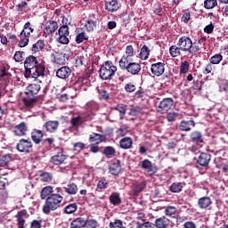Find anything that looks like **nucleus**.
I'll use <instances>...</instances> for the list:
<instances>
[{
	"label": "nucleus",
	"mask_w": 228,
	"mask_h": 228,
	"mask_svg": "<svg viewBox=\"0 0 228 228\" xmlns=\"http://www.w3.org/2000/svg\"><path fill=\"white\" fill-rule=\"evenodd\" d=\"M56 193H53V186L47 185L40 191L41 200H45L43 206V213L51 215V211L60 209L61 202H63V191L61 187L56 188Z\"/></svg>",
	"instance_id": "nucleus-1"
},
{
	"label": "nucleus",
	"mask_w": 228,
	"mask_h": 228,
	"mask_svg": "<svg viewBox=\"0 0 228 228\" xmlns=\"http://www.w3.org/2000/svg\"><path fill=\"white\" fill-rule=\"evenodd\" d=\"M24 69L27 79H38L41 76H45V61L40 57L28 55L24 61Z\"/></svg>",
	"instance_id": "nucleus-2"
},
{
	"label": "nucleus",
	"mask_w": 228,
	"mask_h": 228,
	"mask_svg": "<svg viewBox=\"0 0 228 228\" xmlns=\"http://www.w3.org/2000/svg\"><path fill=\"white\" fill-rule=\"evenodd\" d=\"M177 45L182 49V53H188L191 56H197L200 53V46L188 36L179 37Z\"/></svg>",
	"instance_id": "nucleus-3"
},
{
	"label": "nucleus",
	"mask_w": 228,
	"mask_h": 228,
	"mask_svg": "<svg viewBox=\"0 0 228 228\" xmlns=\"http://www.w3.org/2000/svg\"><path fill=\"white\" fill-rule=\"evenodd\" d=\"M115 72H117V66L111 61H106L99 70V76L103 81H108L113 79Z\"/></svg>",
	"instance_id": "nucleus-4"
},
{
	"label": "nucleus",
	"mask_w": 228,
	"mask_h": 228,
	"mask_svg": "<svg viewBox=\"0 0 228 228\" xmlns=\"http://www.w3.org/2000/svg\"><path fill=\"white\" fill-rule=\"evenodd\" d=\"M119 68L121 70H126L130 76H140V72H142V63L140 62H133L131 61L119 62Z\"/></svg>",
	"instance_id": "nucleus-5"
},
{
	"label": "nucleus",
	"mask_w": 228,
	"mask_h": 228,
	"mask_svg": "<svg viewBox=\"0 0 228 228\" xmlns=\"http://www.w3.org/2000/svg\"><path fill=\"white\" fill-rule=\"evenodd\" d=\"M165 62H156L151 65V72L153 76H156L157 77H159L163 76V79H169V77H172L174 74L172 71L166 72L165 74Z\"/></svg>",
	"instance_id": "nucleus-6"
},
{
	"label": "nucleus",
	"mask_w": 228,
	"mask_h": 228,
	"mask_svg": "<svg viewBox=\"0 0 228 228\" xmlns=\"http://www.w3.org/2000/svg\"><path fill=\"white\" fill-rule=\"evenodd\" d=\"M16 149L19 152L29 154V152L33 151V142L28 139H20L16 145Z\"/></svg>",
	"instance_id": "nucleus-7"
},
{
	"label": "nucleus",
	"mask_w": 228,
	"mask_h": 228,
	"mask_svg": "<svg viewBox=\"0 0 228 228\" xmlns=\"http://www.w3.org/2000/svg\"><path fill=\"white\" fill-rule=\"evenodd\" d=\"M70 34V32H69V26L66 25H62L61 27H60V28L58 29V35H59V38H58V42L59 44H62L63 45H67L69 44V42H70V40H69V35Z\"/></svg>",
	"instance_id": "nucleus-8"
},
{
	"label": "nucleus",
	"mask_w": 228,
	"mask_h": 228,
	"mask_svg": "<svg viewBox=\"0 0 228 228\" xmlns=\"http://www.w3.org/2000/svg\"><path fill=\"white\" fill-rule=\"evenodd\" d=\"M190 140L197 147L200 148L204 145V134L199 130H195L190 134Z\"/></svg>",
	"instance_id": "nucleus-9"
},
{
	"label": "nucleus",
	"mask_w": 228,
	"mask_h": 228,
	"mask_svg": "<svg viewBox=\"0 0 228 228\" xmlns=\"http://www.w3.org/2000/svg\"><path fill=\"white\" fill-rule=\"evenodd\" d=\"M174 100L172 98H164L159 104L158 111L162 115L172 110Z\"/></svg>",
	"instance_id": "nucleus-10"
},
{
	"label": "nucleus",
	"mask_w": 228,
	"mask_h": 228,
	"mask_svg": "<svg viewBox=\"0 0 228 228\" xmlns=\"http://www.w3.org/2000/svg\"><path fill=\"white\" fill-rule=\"evenodd\" d=\"M43 127L45 129L46 133H49V134H54V133H57L58 127H60V121L48 120L44 123Z\"/></svg>",
	"instance_id": "nucleus-11"
},
{
	"label": "nucleus",
	"mask_w": 228,
	"mask_h": 228,
	"mask_svg": "<svg viewBox=\"0 0 228 228\" xmlns=\"http://www.w3.org/2000/svg\"><path fill=\"white\" fill-rule=\"evenodd\" d=\"M28 218H29V214H28V210H20L16 215L18 228L26 227V220H28Z\"/></svg>",
	"instance_id": "nucleus-12"
},
{
	"label": "nucleus",
	"mask_w": 228,
	"mask_h": 228,
	"mask_svg": "<svg viewBox=\"0 0 228 228\" xmlns=\"http://www.w3.org/2000/svg\"><path fill=\"white\" fill-rule=\"evenodd\" d=\"M120 172H122V164L120 163V160H112L109 165V174L117 176L120 175Z\"/></svg>",
	"instance_id": "nucleus-13"
},
{
	"label": "nucleus",
	"mask_w": 228,
	"mask_h": 228,
	"mask_svg": "<svg viewBox=\"0 0 228 228\" xmlns=\"http://www.w3.org/2000/svg\"><path fill=\"white\" fill-rule=\"evenodd\" d=\"M141 168H142V170H146L149 175H154V174L158 172V167H156L149 159H145L141 161Z\"/></svg>",
	"instance_id": "nucleus-14"
},
{
	"label": "nucleus",
	"mask_w": 228,
	"mask_h": 228,
	"mask_svg": "<svg viewBox=\"0 0 228 228\" xmlns=\"http://www.w3.org/2000/svg\"><path fill=\"white\" fill-rule=\"evenodd\" d=\"M28 131H29L28 125L22 121L14 126L13 134L15 136H26Z\"/></svg>",
	"instance_id": "nucleus-15"
},
{
	"label": "nucleus",
	"mask_w": 228,
	"mask_h": 228,
	"mask_svg": "<svg viewBox=\"0 0 228 228\" xmlns=\"http://www.w3.org/2000/svg\"><path fill=\"white\" fill-rule=\"evenodd\" d=\"M195 126H197V123H195V120H193V118H190L189 120H182L178 127L180 131H184L188 133L191 131V129H193Z\"/></svg>",
	"instance_id": "nucleus-16"
},
{
	"label": "nucleus",
	"mask_w": 228,
	"mask_h": 228,
	"mask_svg": "<svg viewBox=\"0 0 228 228\" xmlns=\"http://www.w3.org/2000/svg\"><path fill=\"white\" fill-rule=\"evenodd\" d=\"M105 10L110 13H115V12L120 10V3H118V0H106Z\"/></svg>",
	"instance_id": "nucleus-17"
},
{
	"label": "nucleus",
	"mask_w": 228,
	"mask_h": 228,
	"mask_svg": "<svg viewBox=\"0 0 228 228\" xmlns=\"http://www.w3.org/2000/svg\"><path fill=\"white\" fill-rule=\"evenodd\" d=\"M31 140L36 145H40L44 140V131L40 129L34 128L30 134Z\"/></svg>",
	"instance_id": "nucleus-18"
},
{
	"label": "nucleus",
	"mask_w": 228,
	"mask_h": 228,
	"mask_svg": "<svg viewBox=\"0 0 228 228\" xmlns=\"http://www.w3.org/2000/svg\"><path fill=\"white\" fill-rule=\"evenodd\" d=\"M40 85H42V81H38L37 83H32L28 85L27 87L26 95H30L31 97H35V95H37V94L40 92V88H42Z\"/></svg>",
	"instance_id": "nucleus-19"
},
{
	"label": "nucleus",
	"mask_w": 228,
	"mask_h": 228,
	"mask_svg": "<svg viewBox=\"0 0 228 228\" xmlns=\"http://www.w3.org/2000/svg\"><path fill=\"white\" fill-rule=\"evenodd\" d=\"M71 74L72 69H70V68L68 66H62L56 71V77H59V79H69Z\"/></svg>",
	"instance_id": "nucleus-20"
},
{
	"label": "nucleus",
	"mask_w": 228,
	"mask_h": 228,
	"mask_svg": "<svg viewBox=\"0 0 228 228\" xmlns=\"http://www.w3.org/2000/svg\"><path fill=\"white\" fill-rule=\"evenodd\" d=\"M211 162V154L208 152H200L197 163L200 165V167H208L209 163Z\"/></svg>",
	"instance_id": "nucleus-21"
},
{
	"label": "nucleus",
	"mask_w": 228,
	"mask_h": 228,
	"mask_svg": "<svg viewBox=\"0 0 228 228\" xmlns=\"http://www.w3.org/2000/svg\"><path fill=\"white\" fill-rule=\"evenodd\" d=\"M58 29V22L55 20H49L45 25L44 34L45 35H53Z\"/></svg>",
	"instance_id": "nucleus-22"
},
{
	"label": "nucleus",
	"mask_w": 228,
	"mask_h": 228,
	"mask_svg": "<svg viewBox=\"0 0 228 228\" xmlns=\"http://www.w3.org/2000/svg\"><path fill=\"white\" fill-rule=\"evenodd\" d=\"M126 54H124L119 60V63H124L126 61H131V58L134 56V48L133 45H127L125 51Z\"/></svg>",
	"instance_id": "nucleus-23"
},
{
	"label": "nucleus",
	"mask_w": 228,
	"mask_h": 228,
	"mask_svg": "<svg viewBox=\"0 0 228 228\" xmlns=\"http://www.w3.org/2000/svg\"><path fill=\"white\" fill-rule=\"evenodd\" d=\"M104 142H106V135L104 134L93 133L89 135L90 143H94L96 145H99V143H102Z\"/></svg>",
	"instance_id": "nucleus-24"
},
{
	"label": "nucleus",
	"mask_w": 228,
	"mask_h": 228,
	"mask_svg": "<svg viewBox=\"0 0 228 228\" xmlns=\"http://www.w3.org/2000/svg\"><path fill=\"white\" fill-rule=\"evenodd\" d=\"M213 204V200L209 196H204L198 200V207L200 209H208Z\"/></svg>",
	"instance_id": "nucleus-25"
},
{
	"label": "nucleus",
	"mask_w": 228,
	"mask_h": 228,
	"mask_svg": "<svg viewBox=\"0 0 228 228\" xmlns=\"http://www.w3.org/2000/svg\"><path fill=\"white\" fill-rule=\"evenodd\" d=\"M19 47H26L29 44V32L23 30L20 34Z\"/></svg>",
	"instance_id": "nucleus-26"
},
{
	"label": "nucleus",
	"mask_w": 228,
	"mask_h": 228,
	"mask_svg": "<svg viewBox=\"0 0 228 228\" xmlns=\"http://www.w3.org/2000/svg\"><path fill=\"white\" fill-rule=\"evenodd\" d=\"M76 42L77 44H83L85 40H88V35H86V32L83 29V28H78L76 29Z\"/></svg>",
	"instance_id": "nucleus-27"
},
{
	"label": "nucleus",
	"mask_w": 228,
	"mask_h": 228,
	"mask_svg": "<svg viewBox=\"0 0 228 228\" xmlns=\"http://www.w3.org/2000/svg\"><path fill=\"white\" fill-rule=\"evenodd\" d=\"M120 149H124V151H127L133 148V138L131 137H123L119 141Z\"/></svg>",
	"instance_id": "nucleus-28"
},
{
	"label": "nucleus",
	"mask_w": 228,
	"mask_h": 228,
	"mask_svg": "<svg viewBox=\"0 0 228 228\" xmlns=\"http://www.w3.org/2000/svg\"><path fill=\"white\" fill-rule=\"evenodd\" d=\"M27 95L28 96L22 98V102L25 108H33L35 104H37L38 98L35 96H29V94Z\"/></svg>",
	"instance_id": "nucleus-29"
},
{
	"label": "nucleus",
	"mask_w": 228,
	"mask_h": 228,
	"mask_svg": "<svg viewBox=\"0 0 228 228\" xmlns=\"http://www.w3.org/2000/svg\"><path fill=\"white\" fill-rule=\"evenodd\" d=\"M156 228H167L170 225V219L165 216L155 220L154 224Z\"/></svg>",
	"instance_id": "nucleus-30"
},
{
	"label": "nucleus",
	"mask_w": 228,
	"mask_h": 228,
	"mask_svg": "<svg viewBox=\"0 0 228 228\" xmlns=\"http://www.w3.org/2000/svg\"><path fill=\"white\" fill-rule=\"evenodd\" d=\"M66 159L67 156L63 154V151H61L51 157V163H53V165H61Z\"/></svg>",
	"instance_id": "nucleus-31"
},
{
	"label": "nucleus",
	"mask_w": 228,
	"mask_h": 228,
	"mask_svg": "<svg viewBox=\"0 0 228 228\" xmlns=\"http://www.w3.org/2000/svg\"><path fill=\"white\" fill-rule=\"evenodd\" d=\"M102 154L108 159H111V158H115V156H117V150L113 146H107L103 149Z\"/></svg>",
	"instance_id": "nucleus-32"
},
{
	"label": "nucleus",
	"mask_w": 228,
	"mask_h": 228,
	"mask_svg": "<svg viewBox=\"0 0 228 228\" xmlns=\"http://www.w3.org/2000/svg\"><path fill=\"white\" fill-rule=\"evenodd\" d=\"M184 186H186V183L183 182L173 183L169 187V191H171V193H181Z\"/></svg>",
	"instance_id": "nucleus-33"
},
{
	"label": "nucleus",
	"mask_w": 228,
	"mask_h": 228,
	"mask_svg": "<svg viewBox=\"0 0 228 228\" xmlns=\"http://www.w3.org/2000/svg\"><path fill=\"white\" fill-rule=\"evenodd\" d=\"M67 60H69V56L62 53H57L54 56V63L57 65H65Z\"/></svg>",
	"instance_id": "nucleus-34"
},
{
	"label": "nucleus",
	"mask_w": 228,
	"mask_h": 228,
	"mask_svg": "<svg viewBox=\"0 0 228 228\" xmlns=\"http://www.w3.org/2000/svg\"><path fill=\"white\" fill-rule=\"evenodd\" d=\"M109 200L113 206H120L122 204V199L118 192H112L109 197Z\"/></svg>",
	"instance_id": "nucleus-35"
},
{
	"label": "nucleus",
	"mask_w": 228,
	"mask_h": 228,
	"mask_svg": "<svg viewBox=\"0 0 228 228\" xmlns=\"http://www.w3.org/2000/svg\"><path fill=\"white\" fill-rule=\"evenodd\" d=\"M181 53H183V49L177 45H173L169 47V54L172 58H177L181 56Z\"/></svg>",
	"instance_id": "nucleus-36"
},
{
	"label": "nucleus",
	"mask_w": 228,
	"mask_h": 228,
	"mask_svg": "<svg viewBox=\"0 0 228 228\" xmlns=\"http://www.w3.org/2000/svg\"><path fill=\"white\" fill-rule=\"evenodd\" d=\"M45 47V41L38 40L37 43H35L32 45V48H31L32 53L35 54L37 53H40V51H42Z\"/></svg>",
	"instance_id": "nucleus-37"
},
{
	"label": "nucleus",
	"mask_w": 228,
	"mask_h": 228,
	"mask_svg": "<svg viewBox=\"0 0 228 228\" xmlns=\"http://www.w3.org/2000/svg\"><path fill=\"white\" fill-rule=\"evenodd\" d=\"M86 227V220L83 217L74 219L70 224V228H82Z\"/></svg>",
	"instance_id": "nucleus-38"
},
{
	"label": "nucleus",
	"mask_w": 228,
	"mask_h": 228,
	"mask_svg": "<svg viewBox=\"0 0 228 228\" xmlns=\"http://www.w3.org/2000/svg\"><path fill=\"white\" fill-rule=\"evenodd\" d=\"M63 190L68 193V195H76L77 193V184L75 183H69Z\"/></svg>",
	"instance_id": "nucleus-39"
},
{
	"label": "nucleus",
	"mask_w": 228,
	"mask_h": 228,
	"mask_svg": "<svg viewBox=\"0 0 228 228\" xmlns=\"http://www.w3.org/2000/svg\"><path fill=\"white\" fill-rule=\"evenodd\" d=\"M39 179L41 183H52L54 176L53 175V173L43 172L39 175Z\"/></svg>",
	"instance_id": "nucleus-40"
},
{
	"label": "nucleus",
	"mask_w": 228,
	"mask_h": 228,
	"mask_svg": "<svg viewBox=\"0 0 228 228\" xmlns=\"http://www.w3.org/2000/svg\"><path fill=\"white\" fill-rule=\"evenodd\" d=\"M77 211V203H69L64 208L63 213L65 215H74Z\"/></svg>",
	"instance_id": "nucleus-41"
},
{
	"label": "nucleus",
	"mask_w": 228,
	"mask_h": 228,
	"mask_svg": "<svg viewBox=\"0 0 228 228\" xmlns=\"http://www.w3.org/2000/svg\"><path fill=\"white\" fill-rule=\"evenodd\" d=\"M166 216H171L172 218H175V215H177V208L174 206H167L165 208Z\"/></svg>",
	"instance_id": "nucleus-42"
},
{
	"label": "nucleus",
	"mask_w": 228,
	"mask_h": 228,
	"mask_svg": "<svg viewBox=\"0 0 228 228\" xmlns=\"http://www.w3.org/2000/svg\"><path fill=\"white\" fill-rule=\"evenodd\" d=\"M150 54H151V50H149V47L147 45H143L141 48V52L139 54L141 60H149Z\"/></svg>",
	"instance_id": "nucleus-43"
},
{
	"label": "nucleus",
	"mask_w": 228,
	"mask_h": 228,
	"mask_svg": "<svg viewBox=\"0 0 228 228\" xmlns=\"http://www.w3.org/2000/svg\"><path fill=\"white\" fill-rule=\"evenodd\" d=\"M224 60V55L220 53H216L209 59V62L212 63V65H220V61Z\"/></svg>",
	"instance_id": "nucleus-44"
},
{
	"label": "nucleus",
	"mask_w": 228,
	"mask_h": 228,
	"mask_svg": "<svg viewBox=\"0 0 228 228\" xmlns=\"http://www.w3.org/2000/svg\"><path fill=\"white\" fill-rule=\"evenodd\" d=\"M85 149H86V144L82 142L73 143V152H76L77 154H79V152L85 151Z\"/></svg>",
	"instance_id": "nucleus-45"
},
{
	"label": "nucleus",
	"mask_w": 228,
	"mask_h": 228,
	"mask_svg": "<svg viewBox=\"0 0 228 228\" xmlns=\"http://www.w3.org/2000/svg\"><path fill=\"white\" fill-rule=\"evenodd\" d=\"M216 6H218V0H205L204 8L206 10H213Z\"/></svg>",
	"instance_id": "nucleus-46"
},
{
	"label": "nucleus",
	"mask_w": 228,
	"mask_h": 228,
	"mask_svg": "<svg viewBox=\"0 0 228 228\" xmlns=\"http://www.w3.org/2000/svg\"><path fill=\"white\" fill-rule=\"evenodd\" d=\"M79 116L84 124L86 122H91V120H94V113H91V112H86L83 114H79Z\"/></svg>",
	"instance_id": "nucleus-47"
},
{
	"label": "nucleus",
	"mask_w": 228,
	"mask_h": 228,
	"mask_svg": "<svg viewBox=\"0 0 228 228\" xmlns=\"http://www.w3.org/2000/svg\"><path fill=\"white\" fill-rule=\"evenodd\" d=\"M98 97L101 101H108L110 99V93L105 89H97Z\"/></svg>",
	"instance_id": "nucleus-48"
},
{
	"label": "nucleus",
	"mask_w": 228,
	"mask_h": 228,
	"mask_svg": "<svg viewBox=\"0 0 228 228\" xmlns=\"http://www.w3.org/2000/svg\"><path fill=\"white\" fill-rule=\"evenodd\" d=\"M70 124L72 127H79L80 126H83V119H81V116H77L75 118H72L70 120Z\"/></svg>",
	"instance_id": "nucleus-49"
},
{
	"label": "nucleus",
	"mask_w": 228,
	"mask_h": 228,
	"mask_svg": "<svg viewBox=\"0 0 228 228\" xmlns=\"http://www.w3.org/2000/svg\"><path fill=\"white\" fill-rule=\"evenodd\" d=\"M12 161V155L5 154L0 158V167H7L8 163Z\"/></svg>",
	"instance_id": "nucleus-50"
},
{
	"label": "nucleus",
	"mask_w": 228,
	"mask_h": 228,
	"mask_svg": "<svg viewBox=\"0 0 228 228\" xmlns=\"http://www.w3.org/2000/svg\"><path fill=\"white\" fill-rule=\"evenodd\" d=\"M189 70H190V62L188 61H182L180 66V75L188 74Z\"/></svg>",
	"instance_id": "nucleus-51"
},
{
	"label": "nucleus",
	"mask_w": 228,
	"mask_h": 228,
	"mask_svg": "<svg viewBox=\"0 0 228 228\" xmlns=\"http://www.w3.org/2000/svg\"><path fill=\"white\" fill-rule=\"evenodd\" d=\"M95 26H97V24L92 19L87 20L85 24V28L89 33L94 31V28H95Z\"/></svg>",
	"instance_id": "nucleus-52"
},
{
	"label": "nucleus",
	"mask_w": 228,
	"mask_h": 228,
	"mask_svg": "<svg viewBox=\"0 0 228 228\" xmlns=\"http://www.w3.org/2000/svg\"><path fill=\"white\" fill-rule=\"evenodd\" d=\"M124 88L127 94H133V92H136V85H134L133 82L126 83Z\"/></svg>",
	"instance_id": "nucleus-53"
},
{
	"label": "nucleus",
	"mask_w": 228,
	"mask_h": 228,
	"mask_svg": "<svg viewBox=\"0 0 228 228\" xmlns=\"http://www.w3.org/2000/svg\"><path fill=\"white\" fill-rule=\"evenodd\" d=\"M110 228H126L124 226V222L120 219H115L113 222L110 223Z\"/></svg>",
	"instance_id": "nucleus-54"
},
{
	"label": "nucleus",
	"mask_w": 228,
	"mask_h": 228,
	"mask_svg": "<svg viewBox=\"0 0 228 228\" xmlns=\"http://www.w3.org/2000/svg\"><path fill=\"white\" fill-rule=\"evenodd\" d=\"M108 182L106 181V179H101L98 181L97 183V191H101L102 190H106V188H108Z\"/></svg>",
	"instance_id": "nucleus-55"
},
{
	"label": "nucleus",
	"mask_w": 228,
	"mask_h": 228,
	"mask_svg": "<svg viewBox=\"0 0 228 228\" xmlns=\"http://www.w3.org/2000/svg\"><path fill=\"white\" fill-rule=\"evenodd\" d=\"M98 225H99V222L95 219L86 220V227L87 228H97Z\"/></svg>",
	"instance_id": "nucleus-56"
},
{
	"label": "nucleus",
	"mask_w": 228,
	"mask_h": 228,
	"mask_svg": "<svg viewBox=\"0 0 228 228\" xmlns=\"http://www.w3.org/2000/svg\"><path fill=\"white\" fill-rule=\"evenodd\" d=\"M21 31H27L28 33V37H31V33L35 31V28H33V26L31 25V22L27 21L24 26L23 29Z\"/></svg>",
	"instance_id": "nucleus-57"
},
{
	"label": "nucleus",
	"mask_w": 228,
	"mask_h": 228,
	"mask_svg": "<svg viewBox=\"0 0 228 228\" xmlns=\"http://www.w3.org/2000/svg\"><path fill=\"white\" fill-rule=\"evenodd\" d=\"M221 159H222V158L215 159H214V163H215L216 168H222L223 172L227 173L228 172V165L227 164H224L222 166V164H219L218 161H220Z\"/></svg>",
	"instance_id": "nucleus-58"
},
{
	"label": "nucleus",
	"mask_w": 228,
	"mask_h": 228,
	"mask_svg": "<svg viewBox=\"0 0 228 228\" xmlns=\"http://www.w3.org/2000/svg\"><path fill=\"white\" fill-rule=\"evenodd\" d=\"M86 106L90 111H98L99 110V103L94 101L87 102Z\"/></svg>",
	"instance_id": "nucleus-59"
},
{
	"label": "nucleus",
	"mask_w": 228,
	"mask_h": 228,
	"mask_svg": "<svg viewBox=\"0 0 228 228\" xmlns=\"http://www.w3.org/2000/svg\"><path fill=\"white\" fill-rule=\"evenodd\" d=\"M16 6L18 12H27L28 10H29V7H28V2L26 1L20 2Z\"/></svg>",
	"instance_id": "nucleus-60"
},
{
	"label": "nucleus",
	"mask_w": 228,
	"mask_h": 228,
	"mask_svg": "<svg viewBox=\"0 0 228 228\" xmlns=\"http://www.w3.org/2000/svg\"><path fill=\"white\" fill-rule=\"evenodd\" d=\"M177 118H179V113L169 112L167 116V122H175V120H177Z\"/></svg>",
	"instance_id": "nucleus-61"
},
{
	"label": "nucleus",
	"mask_w": 228,
	"mask_h": 228,
	"mask_svg": "<svg viewBox=\"0 0 228 228\" xmlns=\"http://www.w3.org/2000/svg\"><path fill=\"white\" fill-rule=\"evenodd\" d=\"M8 200V191H2L0 192V204H6Z\"/></svg>",
	"instance_id": "nucleus-62"
},
{
	"label": "nucleus",
	"mask_w": 228,
	"mask_h": 228,
	"mask_svg": "<svg viewBox=\"0 0 228 228\" xmlns=\"http://www.w3.org/2000/svg\"><path fill=\"white\" fill-rule=\"evenodd\" d=\"M116 111H118L120 117H124L126 115V105L118 104V106L115 107Z\"/></svg>",
	"instance_id": "nucleus-63"
},
{
	"label": "nucleus",
	"mask_w": 228,
	"mask_h": 228,
	"mask_svg": "<svg viewBox=\"0 0 228 228\" xmlns=\"http://www.w3.org/2000/svg\"><path fill=\"white\" fill-rule=\"evenodd\" d=\"M24 60V52L18 51L14 53V61L19 62Z\"/></svg>",
	"instance_id": "nucleus-64"
}]
</instances>
